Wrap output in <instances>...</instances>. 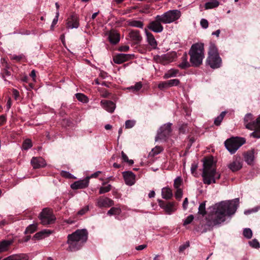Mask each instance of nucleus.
I'll list each match as a JSON object with an SVG mask.
<instances>
[{
  "mask_svg": "<svg viewBox=\"0 0 260 260\" xmlns=\"http://www.w3.org/2000/svg\"><path fill=\"white\" fill-rule=\"evenodd\" d=\"M239 204V199L236 198L215 204L212 207V213L206 218L207 222L205 224L204 232L210 230L214 226L219 225L224 222L226 216H231L236 212Z\"/></svg>",
  "mask_w": 260,
  "mask_h": 260,
  "instance_id": "nucleus-1",
  "label": "nucleus"
},
{
  "mask_svg": "<svg viewBox=\"0 0 260 260\" xmlns=\"http://www.w3.org/2000/svg\"><path fill=\"white\" fill-rule=\"evenodd\" d=\"M202 176L204 183L208 185L216 183V180L220 178V174L216 171L212 157L205 158Z\"/></svg>",
  "mask_w": 260,
  "mask_h": 260,
  "instance_id": "nucleus-2",
  "label": "nucleus"
},
{
  "mask_svg": "<svg viewBox=\"0 0 260 260\" xmlns=\"http://www.w3.org/2000/svg\"><path fill=\"white\" fill-rule=\"evenodd\" d=\"M88 232L85 229L78 230L68 236L67 243L69 245L68 250L75 251L80 249L86 242Z\"/></svg>",
  "mask_w": 260,
  "mask_h": 260,
  "instance_id": "nucleus-3",
  "label": "nucleus"
},
{
  "mask_svg": "<svg viewBox=\"0 0 260 260\" xmlns=\"http://www.w3.org/2000/svg\"><path fill=\"white\" fill-rule=\"evenodd\" d=\"M188 54L190 55V62L191 66L198 67L202 64L204 55V45L203 43L193 44L190 47Z\"/></svg>",
  "mask_w": 260,
  "mask_h": 260,
  "instance_id": "nucleus-4",
  "label": "nucleus"
},
{
  "mask_svg": "<svg viewBox=\"0 0 260 260\" xmlns=\"http://www.w3.org/2000/svg\"><path fill=\"white\" fill-rule=\"evenodd\" d=\"M244 123L247 129L254 130L250 134L251 137L260 139V116L254 120L253 115L251 113H248L244 118Z\"/></svg>",
  "mask_w": 260,
  "mask_h": 260,
  "instance_id": "nucleus-5",
  "label": "nucleus"
},
{
  "mask_svg": "<svg viewBox=\"0 0 260 260\" xmlns=\"http://www.w3.org/2000/svg\"><path fill=\"white\" fill-rule=\"evenodd\" d=\"M206 63L212 69H217L221 67L222 60L219 56L217 48L213 43H210L208 51Z\"/></svg>",
  "mask_w": 260,
  "mask_h": 260,
  "instance_id": "nucleus-6",
  "label": "nucleus"
},
{
  "mask_svg": "<svg viewBox=\"0 0 260 260\" xmlns=\"http://www.w3.org/2000/svg\"><path fill=\"white\" fill-rule=\"evenodd\" d=\"M158 19L149 23L147 27L155 32H160L163 30L161 23H170L176 21L178 17H157Z\"/></svg>",
  "mask_w": 260,
  "mask_h": 260,
  "instance_id": "nucleus-7",
  "label": "nucleus"
},
{
  "mask_svg": "<svg viewBox=\"0 0 260 260\" xmlns=\"http://www.w3.org/2000/svg\"><path fill=\"white\" fill-rule=\"evenodd\" d=\"M245 143V140L243 138L232 137L224 142V145L230 153L233 154Z\"/></svg>",
  "mask_w": 260,
  "mask_h": 260,
  "instance_id": "nucleus-8",
  "label": "nucleus"
},
{
  "mask_svg": "<svg viewBox=\"0 0 260 260\" xmlns=\"http://www.w3.org/2000/svg\"><path fill=\"white\" fill-rule=\"evenodd\" d=\"M39 218L41 223L44 225L53 224L56 220L52 211L48 208L44 209L40 213Z\"/></svg>",
  "mask_w": 260,
  "mask_h": 260,
  "instance_id": "nucleus-9",
  "label": "nucleus"
},
{
  "mask_svg": "<svg viewBox=\"0 0 260 260\" xmlns=\"http://www.w3.org/2000/svg\"><path fill=\"white\" fill-rule=\"evenodd\" d=\"M176 57V53L172 51L161 55H156L154 57V59L157 62L165 65L173 61Z\"/></svg>",
  "mask_w": 260,
  "mask_h": 260,
  "instance_id": "nucleus-10",
  "label": "nucleus"
},
{
  "mask_svg": "<svg viewBox=\"0 0 260 260\" xmlns=\"http://www.w3.org/2000/svg\"><path fill=\"white\" fill-rule=\"evenodd\" d=\"M172 123H167L161 126L157 132V136L155 137V141L166 139L170 136L171 132Z\"/></svg>",
  "mask_w": 260,
  "mask_h": 260,
  "instance_id": "nucleus-11",
  "label": "nucleus"
},
{
  "mask_svg": "<svg viewBox=\"0 0 260 260\" xmlns=\"http://www.w3.org/2000/svg\"><path fill=\"white\" fill-rule=\"evenodd\" d=\"M158 203L160 207L163 209L167 214L171 215L177 210V204L175 202H166L159 200Z\"/></svg>",
  "mask_w": 260,
  "mask_h": 260,
  "instance_id": "nucleus-12",
  "label": "nucleus"
},
{
  "mask_svg": "<svg viewBox=\"0 0 260 260\" xmlns=\"http://www.w3.org/2000/svg\"><path fill=\"white\" fill-rule=\"evenodd\" d=\"M114 205L112 200L104 197H101L97 199L96 205L99 208L110 207Z\"/></svg>",
  "mask_w": 260,
  "mask_h": 260,
  "instance_id": "nucleus-13",
  "label": "nucleus"
},
{
  "mask_svg": "<svg viewBox=\"0 0 260 260\" xmlns=\"http://www.w3.org/2000/svg\"><path fill=\"white\" fill-rule=\"evenodd\" d=\"M30 163L34 169L43 168L47 165L46 161L42 157H33Z\"/></svg>",
  "mask_w": 260,
  "mask_h": 260,
  "instance_id": "nucleus-14",
  "label": "nucleus"
},
{
  "mask_svg": "<svg viewBox=\"0 0 260 260\" xmlns=\"http://www.w3.org/2000/svg\"><path fill=\"white\" fill-rule=\"evenodd\" d=\"M122 174L126 184L132 186L135 184L136 176L133 172L131 171H125L123 172Z\"/></svg>",
  "mask_w": 260,
  "mask_h": 260,
  "instance_id": "nucleus-15",
  "label": "nucleus"
},
{
  "mask_svg": "<svg viewBox=\"0 0 260 260\" xmlns=\"http://www.w3.org/2000/svg\"><path fill=\"white\" fill-rule=\"evenodd\" d=\"M89 177H86L84 179L75 182L71 184V187L73 189H82L87 187L89 184Z\"/></svg>",
  "mask_w": 260,
  "mask_h": 260,
  "instance_id": "nucleus-16",
  "label": "nucleus"
},
{
  "mask_svg": "<svg viewBox=\"0 0 260 260\" xmlns=\"http://www.w3.org/2000/svg\"><path fill=\"white\" fill-rule=\"evenodd\" d=\"M103 108L109 112L112 113L114 112L116 106L112 101L107 100H102L101 102Z\"/></svg>",
  "mask_w": 260,
  "mask_h": 260,
  "instance_id": "nucleus-17",
  "label": "nucleus"
},
{
  "mask_svg": "<svg viewBox=\"0 0 260 260\" xmlns=\"http://www.w3.org/2000/svg\"><path fill=\"white\" fill-rule=\"evenodd\" d=\"M131 58L129 54L120 53L113 57V61L117 64H120L128 60Z\"/></svg>",
  "mask_w": 260,
  "mask_h": 260,
  "instance_id": "nucleus-18",
  "label": "nucleus"
},
{
  "mask_svg": "<svg viewBox=\"0 0 260 260\" xmlns=\"http://www.w3.org/2000/svg\"><path fill=\"white\" fill-rule=\"evenodd\" d=\"M129 37L136 44L139 43L142 39L140 31L138 30H132L129 33Z\"/></svg>",
  "mask_w": 260,
  "mask_h": 260,
  "instance_id": "nucleus-19",
  "label": "nucleus"
},
{
  "mask_svg": "<svg viewBox=\"0 0 260 260\" xmlns=\"http://www.w3.org/2000/svg\"><path fill=\"white\" fill-rule=\"evenodd\" d=\"M108 39L111 44H116L120 41V36L116 31L111 30L109 32Z\"/></svg>",
  "mask_w": 260,
  "mask_h": 260,
  "instance_id": "nucleus-20",
  "label": "nucleus"
},
{
  "mask_svg": "<svg viewBox=\"0 0 260 260\" xmlns=\"http://www.w3.org/2000/svg\"><path fill=\"white\" fill-rule=\"evenodd\" d=\"M145 34L147 37V42L148 43L149 45L151 46L152 49H156L157 44L153 35L151 32H148L146 30H145Z\"/></svg>",
  "mask_w": 260,
  "mask_h": 260,
  "instance_id": "nucleus-21",
  "label": "nucleus"
},
{
  "mask_svg": "<svg viewBox=\"0 0 260 260\" xmlns=\"http://www.w3.org/2000/svg\"><path fill=\"white\" fill-rule=\"evenodd\" d=\"M79 25L78 17H68L67 22V26L69 28H77Z\"/></svg>",
  "mask_w": 260,
  "mask_h": 260,
  "instance_id": "nucleus-22",
  "label": "nucleus"
},
{
  "mask_svg": "<svg viewBox=\"0 0 260 260\" xmlns=\"http://www.w3.org/2000/svg\"><path fill=\"white\" fill-rule=\"evenodd\" d=\"M254 150L251 149L245 153L244 159L248 165L252 164L254 159Z\"/></svg>",
  "mask_w": 260,
  "mask_h": 260,
  "instance_id": "nucleus-23",
  "label": "nucleus"
},
{
  "mask_svg": "<svg viewBox=\"0 0 260 260\" xmlns=\"http://www.w3.org/2000/svg\"><path fill=\"white\" fill-rule=\"evenodd\" d=\"M52 233V231L49 230H44L38 233H37L33 237V239L40 240L49 236Z\"/></svg>",
  "mask_w": 260,
  "mask_h": 260,
  "instance_id": "nucleus-24",
  "label": "nucleus"
},
{
  "mask_svg": "<svg viewBox=\"0 0 260 260\" xmlns=\"http://www.w3.org/2000/svg\"><path fill=\"white\" fill-rule=\"evenodd\" d=\"M228 167L233 172H235L239 170L242 168V164L240 160L236 159L230 163Z\"/></svg>",
  "mask_w": 260,
  "mask_h": 260,
  "instance_id": "nucleus-25",
  "label": "nucleus"
},
{
  "mask_svg": "<svg viewBox=\"0 0 260 260\" xmlns=\"http://www.w3.org/2000/svg\"><path fill=\"white\" fill-rule=\"evenodd\" d=\"M188 57L186 53H185L181 57V62L178 64V67L185 69L190 67V63L187 61Z\"/></svg>",
  "mask_w": 260,
  "mask_h": 260,
  "instance_id": "nucleus-26",
  "label": "nucleus"
},
{
  "mask_svg": "<svg viewBox=\"0 0 260 260\" xmlns=\"http://www.w3.org/2000/svg\"><path fill=\"white\" fill-rule=\"evenodd\" d=\"M219 5V2L218 0H207L205 3L204 7L205 9H210L216 8Z\"/></svg>",
  "mask_w": 260,
  "mask_h": 260,
  "instance_id": "nucleus-27",
  "label": "nucleus"
},
{
  "mask_svg": "<svg viewBox=\"0 0 260 260\" xmlns=\"http://www.w3.org/2000/svg\"><path fill=\"white\" fill-rule=\"evenodd\" d=\"M179 73V70L175 69H171L168 70L164 75L165 79L176 77Z\"/></svg>",
  "mask_w": 260,
  "mask_h": 260,
  "instance_id": "nucleus-28",
  "label": "nucleus"
},
{
  "mask_svg": "<svg viewBox=\"0 0 260 260\" xmlns=\"http://www.w3.org/2000/svg\"><path fill=\"white\" fill-rule=\"evenodd\" d=\"M161 195L163 199H170L173 196L172 190L169 188L164 187L162 189Z\"/></svg>",
  "mask_w": 260,
  "mask_h": 260,
  "instance_id": "nucleus-29",
  "label": "nucleus"
},
{
  "mask_svg": "<svg viewBox=\"0 0 260 260\" xmlns=\"http://www.w3.org/2000/svg\"><path fill=\"white\" fill-rule=\"evenodd\" d=\"M181 13L180 11L178 10H169L165 13H164L160 16H180ZM156 16H160L157 15Z\"/></svg>",
  "mask_w": 260,
  "mask_h": 260,
  "instance_id": "nucleus-30",
  "label": "nucleus"
},
{
  "mask_svg": "<svg viewBox=\"0 0 260 260\" xmlns=\"http://www.w3.org/2000/svg\"><path fill=\"white\" fill-rule=\"evenodd\" d=\"M11 244L12 241L9 240H4L0 242V252L6 251Z\"/></svg>",
  "mask_w": 260,
  "mask_h": 260,
  "instance_id": "nucleus-31",
  "label": "nucleus"
},
{
  "mask_svg": "<svg viewBox=\"0 0 260 260\" xmlns=\"http://www.w3.org/2000/svg\"><path fill=\"white\" fill-rule=\"evenodd\" d=\"M226 114V112L223 111L214 120V123L215 125L217 126H219L220 125L221 122H222L224 117L225 116Z\"/></svg>",
  "mask_w": 260,
  "mask_h": 260,
  "instance_id": "nucleus-32",
  "label": "nucleus"
},
{
  "mask_svg": "<svg viewBox=\"0 0 260 260\" xmlns=\"http://www.w3.org/2000/svg\"><path fill=\"white\" fill-rule=\"evenodd\" d=\"M142 87V84L141 82H137L135 85L131 86L127 88V89L132 90L134 92H136L140 90Z\"/></svg>",
  "mask_w": 260,
  "mask_h": 260,
  "instance_id": "nucleus-33",
  "label": "nucleus"
},
{
  "mask_svg": "<svg viewBox=\"0 0 260 260\" xmlns=\"http://www.w3.org/2000/svg\"><path fill=\"white\" fill-rule=\"evenodd\" d=\"M128 24L133 27L142 28L143 23L142 22L138 20H132L128 22Z\"/></svg>",
  "mask_w": 260,
  "mask_h": 260,
  "instance_id": "nucleus-34",
  "label": "nucleus"
},
{
  "mask_svg": "<svg viewBox=\"0 0 260 260\" xmlns=\"http://www.w3.org/2000/svg\"><path fill=\"white\" fill-rule=\"evenodd\" d=\"M121 210L119 207H112L108 211L107 214L110 215H119Z\"/></svg>",
  "mask_w": 260,
  "mask_h": 260,
  "instance_id": "nucleus-35",
  "label": "nucleus"
},
{
  "mask_svg": "<svg viewBox=\"0 0 260 260\" xmlns=\"http://www.w3.org/2000/svg\"><path fill=\"white\" fill-rule=\"evenodd\" d=\"M167 81L168 83V86H169V88L173 86H178L180 83V80L177 79H171Z\"/></svg>",
  "mask_w": 260,
  "mask_h": 260,
  "instance_id": "nucleus-36",
  "label": "nucleus"
},
{
  "mask_svg": "<svg viewBox=\"0 0 260 260\" xmlns=\"http://www.w3.org/2000/svg\"><path fill=\"white\" fill-rule=\"evenodd\" d=\"M76 97L78 99V101L86 103L88 102V98L84 94L80 93H78L76 94Z\"/></svg>",
  "mask_w": 260,
  "mask_h": 260,
  "instance_id": "nucleus-37",
  "label": "nucleus"
},
{
  "mask_svg": "<svg viewBox=\"0 0 260 260\" xmlns=\"http://www.w3.org/2000/svg\"><path fill=\"white\" fill-rule=\"evenodd\" d=\"M243 236L246 238L249 239L252 237V232L249 228H245L243 230Z\"/></svg>",
  "mask_w": 260,
  "mask_h": 260,
  "instance_id": "nucleus-38",
  "label": "nucleus"
},
{
  "mask_svg": "<svg viewBox=\"0 0 260 260\" xmlns=\"http://www.w3.org/2000/svg\"><path fill=\"white\" fill-rule=\"evenodd\" d=\"M205 205V202H203L200 205L198 209V213L199 214L202 215L203 216L206 214Z\"/></svg>",
  "mask_w": 260,
  "mask_h": 260,
  "instance_id": "nucleus-39",
  "label": "nucleus"
},
{
  "mask_svg": "<svg viewBox=\"0 0 260 260\" xmlns=\"http://www.w3.org/2000/svg\"><path fill=\"white\" fill-rule=\"evenodd\" d=\"M32 143L30 139L25 140L22 144V148L24 150H27L32 147Z\"/></svg>",
  "mask_w": 260,
  "mask_h": 260,
  "instance_id": "nucleus-40",
  "label": "nucleus"
},
{
  "mask_svg": "<svg viewBox=\"0 0 260 260\" xmlns=\"http://www.w3.org/2000/svg\"><path fill=\"white\" fill-rule=\"evenodd\" d=\"M182 180L180 177H177L174 182V187L176 188H180V186L182 184Z\"/></svg>",
  "mask_w": 260,
  "mask_h": 260,
  "instance_id": "nucleus-41",
  "label": "nucleus"
},
{
  "mask_svg": "<svg viewBox=\"0 0 260 260\" xmlns=\"http://www.w3.org/2000/svg\"><path fill=\"white\" fill-rule=\"evenodd\" d=\"M111 189V185L110 184L106 186L101 187L99 190L100 194H103L109 192Z\"/></svg>",
  "mask_w": 260,
  "mask_h": 260,
  "instance_id": "nucleus-42",
  "label": "nucleus"
},
{
  "mask_svg": "<svg viewBox=\"0 0 260 260\" xmlns=\"http://www.w3.org/2000/svg\"><path fill=\"white\" fill-rule=\"evenodd\" d=\"M250 246L254 248H258L260 247V244L258 241L254 239L249 242Z\"/></svg>",
  "mask_w": 260,
  "mask_h": 260,
  "instance_id": "nucleus-43",
  "label": "nucleus"
},
{
  "mask_svg": "<svg viewBox=\"0 0 260 260\" xmlns=\"http://www.w3.org/2000/svg\"><path fill=\"white\" fill-rule=\"evenodd\" d=\"M37 230V225L35 224H31L29 225L25 230L26 233H32Z\"/></svg>",
  "mask_w": 260,
  "mask_h": 260,
  "instance_id": "nucleus-44",
  "label": "nucleus"
},
{
  "mask_svg": "<svg viewBox=\"0 0 260 260\" xmlns=\"http://www.w3.org/2000/svg\"><path fill=\"white\" fill-rule=\"evenodd\" d=\"M162 150L163 149L161 147L157 146L152 149V155L154 156L155 155H157L160 153Z\"/></svg>",
  "mask_w": 260,
  "mask_h": 260,
  "instance_id": "nucleus-45",
  "label": "nucleus"
},
{
  "mask_svg": "<svg viewBox=\"0 0 260 260\" xmlns=\"http://www.w3.org/2000/svg\"><path fill=\"white\" fill-rule=\"evenodd\" d=\"M136 123V121L134 120H127L125 121V126L126 128H132Z\"/></svg>",
  "mask_w": 260,
  "mask_h": 260,
  "instance_id": "nucleus-46",
  "label": "nucleus"
},
{
  "mask_svg": "<svg viewBox=\"0 0 260 260\" xmlns=\"http://www.w3.org/2000/svg\"><path fill=\"white\" fill-rule=\"evenodd\" d=\"M9 68H4V70L3 72L1 73L2 78L5 80V81H6V78L7 77H9L11 76V73L10 71H8Z\"/></svg>",
  "mask_w": 260,
  "mask_h": 260,
  "instance_id": "nucleus-47",
  "label": "nucleus"
},
{
  "mask_svg": "<svg viewBox=\"0 0 260 260\" xmlns=\"http://www.w3.org/2000/svg\"><path fill=\"white\" fill-rule=\"evenodd\" d=\"M121 156L123 161L128 162L129 165L134 164V161L132 159H129L127 155L123 151L121 152Z\"/></svg>",
  "mask_w": 260,
  "mask_h": 260,
  "instance_id": "nucleus-48",
  "label": "nucleus"
},
{
  "mask_svg": "<svg viewBox=\"0 0 260 260\" xmlns=\"http://www.w3.org/2000/svg\"><path fill=\"white\" fill-rule=\"evenodd\" d=\"M194 219V217L192 215H190L187 217V218L184 220L183 222V225H187L190 223L193 219Z\"/></svg>",
  "mask_w": 260,
  "mask_h": 260,
  "instance_id": "nucleus-49",
  "label": "nucleus"
},
{
  "mask_svg": "<svg viewBox=\"0 0 260 260\" xmlns=\"http://www.w3.org/2000/svg\"><path fill=\"white\" fill-rule=\"evenodd\" d=\"M182 190L181 188L176 189V191L175 194V198L177 199L180 200L182 197Z\"/></svg>",
  "mask_w": 260,
  "mask_h": 260,
  "instance_id": "nucleus-50",
  "label": "nucleus"
},
{
  "mask_svg": "<svg viewBox=\"0 0 260 260\" xmlns=\"http://www.w3.org/2000/svg\"><path fill=\"white\" fill-rule=\"evenodd\" d=\"M60 174L62 177L67 178H72L73 177V175L66 171H62Z\"/></svg>",
  "mask_w": 260,
  "mask_h": 260,
  "instance_id": "nucleus-51",
  "label": "nucleus"
},
{
  "mask_svg": "<svg viewBox=\"0 0 260 260\" xmlns=\"http://www.w3.org/2000/svg\"><path fill=\"white\" fill-rule=\"evenodd\" d=\"M158 87L160 89H163L165 88H169V86H168L167 81H166L160 82L158 85Z\"/></svg>",
  "mask_w": 260,
  "mask_h": 260,
  "instance_id": "nucleus-52",
  "label": "nucleus"
},
{
  "mask_svg": "<svg viewBox=\"0 0 260 260\" xmlns=\"http://www.w3.org/2000/svg\"><path fill=\"white\" fill-rule=\"evenodd\" d=\"M89 210V208L88 206H86L84 207H83L82 209L80 210L78 212V214L80 215H84L86 212H87Z\"/></svg>",
  "mask_w": 260,
  "mask_h": 260,
  "instance_id": "nucleus-53",
  "label": "nucleus"
},
{
  "mask_svg": "<svg viewBox=\"0 0 260 260\" xmlns=\"http://www.w3.org/2000/svg\"><path fill=\"white\" fill-rule=\"evenodd\" d=\"M200 24L204 28H207L208 27V22L205 19H202L200 21Z\"/></svg>",
  "mask_w": 260,
  "mask_h": 260,
  "instance_id": "nucleus-54",
  "label": "nucleus"
},
{
  "mask_svg": "<svg viewBox=\"0 0 260 260\" xmlns=\"http://www.w3.org/2000/svg\"><path fill=\"white\" fill-rule=\"evenodd\" d=\"M1 63L3 68H9L8 64L5 58H3L1 59Z\"/></svg>",
  "mask_w": 260,
  "mask_h": 260,
  "instance_id": "nucleus-55",
  "label": "nucleus"
},
{
  "mask_svg": "<svg viewBox=\"0 0 260 260\" xmlns=\"http://www.w3.org/2000/svg\"><path fill=\"white\" fill-rule=\"evenodd\" d=\"M197 168H198V165L196 163H193L191 164L190 171H191L192 174L194 173V172L196 171Z\"/></svg>",
  "mask_w": 260,
  "mask_h": 260,
  "instance_id": "nucleus-56",
  "label": "nucleus"
},
{
  "mask_svg": "<svg viewBox=\"0 0 260 260\" xmlns=\"http://www.w3.org/2000/svg\"><path fill=\"white\" fill-rule=\"evenodd\" d=\"M129 49V47L128 46H127V45H125V46H121L120 48H119V50L120 51H124V52H126V51H127Z\"/></svg>",
  "mask_w": 260,
  "mask_h": 260,
  "instance_id": "nucleus-57",
  "label": "nucleus"
},
{
  "mask_svg": "<svg viewBox=\"0 0 260 260\" xmlns=\"http://www.w3.org/2000/svg\"><path fill=\"white\" fill-rule=\"evenodd\" d=\"M187 128V125H182L179 128V132L182 133H185L186 129Z\"/></svg>",
  "mask_w": 260,
  "mask_h": 260,
  "instance_id": "nucleus-58",
  "label": "nucleus"
},
{
  "mask_svg": "<svg viewBox=\"0 0 260 260\" xmlns=\"http://www.w3.org/2000/svg\"><path fill=\"white\" fill-rule=\"evenodd\" d=\"M6 121V118L4 115L0 116V125H3Z\"/></svg>",
  "mask_w": 260,
  "mask_h": 260,
  "instance_id": "nucleus-59",
  "label": "nucleus"
},
{
  "mask_svg": "<svg viewBox=\"0 0 260 260\" xmlns=\"http://www.w3.org/2000/svg\"><path fill=\"white\" fill-rule=\"evenodd\" d=\"M57 21H58V17H55V18H54V19L53 20V21L52 22V24L51 25V30H53L54 26L55 25H56Z\"/></svg>",
  "mask_w": 260,
  "mask_h": 260,
  "instance_id": "nucleus-60",
  "label": "nucleus"
},
{
  "mask_svg": "<svg viewBox=\"0 0 260 260\" xmlns=\"http://www.w3.org/2000/svg\"><path fill=\"white\" fill-rule=\"evenodd\" d=\"M13 95L15 99L19 96V92L16 89L13 90Z\"/></svg>",
  "mask_w": 260,
  "mask_h": 260,
  "instance_id": "nucleus-61",
  "label": "nucleus"
},
{
  "mask_svg": "<svg viewBox=\"0 0 260 260\" xmlns=\"http://www.w3.org/2000/svg\"><path fill=\"white\" fill-rule=\"evenodd\" d=\"M187 205H188V199L187 198H186L184 199L183 203V205H182L183 209L185 210L186 209Z\"/></svg>",
  "mask_w": 260,
  "mask_h": 260,
  "instance_id": "nucleus-62",
  "label": "nucleus"
},
{
  "mask_svg": "<svg viewBox=\"0 0 260 260\" xmlns=\"http://www.w3.org/2000/svg\"><path fill=\"white\" fill-rule=\"evenodd\" d=\"M146 246H147L146 245H145V244L140 245H139L138 246L136 247V249L137 250H142L144 249V248H145L146 247Z\"/></svg>",
  "mask_w": 260,
  "mask_h": 260,
  "instance_id": "nucleus-63",
  "label": "nucleus"
},
{
  "mask_svg": "<svg viewBox=\"0 0 260 260\" xmlns=\"http://www.w3.org/2000/svg\"><path fill=\"white\" fill-rule=\"evenodd\" d=\"M101 173V171H97L95 173L92 174L91 175V176L89 177V179L90 178H96V177H98L99 176V175Z\"/></svg>",
  "mask_w": 260,
  "mask_h": 260,
  "instance_id": "nucleus-64",
  "label": "nucleus"
}]
</instances>
